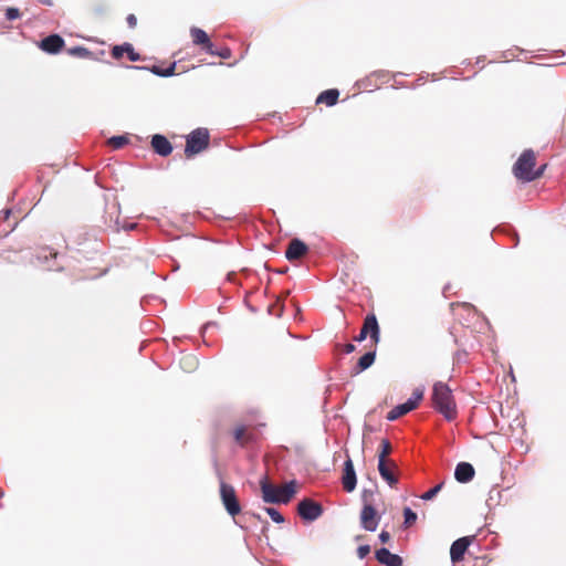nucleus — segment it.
Listing matches in <instances>:
<instances>
[{"label": "nucleus", "instance_id": "nucleus-42", "mask_svg": "<svg viewBox=\"0 0 566 566\" xmlns=\"http://www.w3.org/2000/svg\"><path fill=\"white\" fill-rule=\"evenodd\" d=\"M228 280H230V281L232 280V274L228 275Z\"/></svg>", "mask_w": 566, "mask_h": 566}, {"label": "nucleus", "instance_id": "nucleus-5", "mask_svg": "<svg viewBox=\"0 0 566 566\" xmlns=\"http://www.w3.org/2000/svg\"><path fill=\"white\" fill-rule=\"evenodd\" d=\"M220 497L227 512L232 516H237L241 512L235 490L232 485L221 481L220 482Z\"/></svg>", "mask_w": 566, "mask_h": 566}, {"label": "nucleus", "instance_id": "nucleus-3", "mask_svg": "<svg viewBox=\"0 0 566 566\" xmlns=\"http://www.w3.org/2000/svg\"><path fill=\"white\" fill-rule=\"evenodd\" d=\"M262 499L265 503H289L296 493V481H291L282 486L271 484L266 478L260 482Z\"/></svg>", "mask_w": 566, "mask_h": 566}, {"label": "nucleus", "instance_id": "nucleus-31", "mask_svg": "<svg viewBox=\"0 0 566 566\" xmlns=\"http://www.w3.org/2000/svg\"><path fill=\"white\" fill-rule=\"evenodd\" d=\"M265 511L275 523L284 522L283 515L277 510L273 507H266Z\"/></svg>", "mask_w": 566, "mask_h": 566}, {"label": "nucleus", "instance_id": "nucleus-22", "mask_svg": "<svg viewBox=\"0 0 566 566\" xmlns=\"http://www.w3.org/2000/svg\"><path fill=\"white\" fill-rule=\"evenodd\" d=\"M392 448L388 439H382L379 444L378 461H391L388 459Z\"/></svg>", "mask_w": 566, "mask_h": 566}, {"label": "nucleus", "instance_id": "nucleus-26", "mask_svg": "<svg viewBox=\"0 0 566 566\" xmlns=\"http://www.w3.org/2000/svg\"><path fill=\"white\" fill-rule=\"evenodd\" d=\"M128 143V138L126 136H113L107 140V144L114 149H119L124 147Z\"/></svg>", "mask_w": 566, "mask_h": 566}, {"label": "nucleus", "instance_id": "nucleus-19", "mask_svg": "<svg viewBox=\"0 0 566 566\" xmlns=\"http://www.w3.org/2000/svg\"><path fill=\"white\" fill-rule=\"evenodd\" d=\"M376 558L386 566H402V558L399 555L390 553L387 548L376 551Z\"/></svg>", "mask_w": 566, "mask_h": 566}, {"label": "nucleus", "instance_id": "nucleus-27", "mask_svg": "<svg viewBox=\"0 0 566 566\" xmlns=\"http://www.w3.org/2000/svg\"><path fill=\"white\" fill-rule=\"evenodd\" d=\"M125 53L127 54V57L132 62L139 61L142 59L140 54L135 52L133 45L130 43H125Z\"/></svg>", "mask_w": 566, "mask_h": 566}, {"label": "nucleus", "instance_id": "nucleus-24", "mask_svg": "<svg viewBox=\"0 0 566 566\" xmlns=\"http://www.w3.org/2000/svg\"><path fill=\"white\" fill-rule=\"evenodd\" d=\"M67 53L72 56H77L82 59H91L93 57V52L84 46H74L67 49Z\"/></svg>", "mask_w": 566, "mask_h": 566}, {"label": "nucleus", "instance_id": "nucleus-17", "mask_svg": "<svg viewBox=\"0 0 566 566\" xmlns=\"http://www.w3.org/2000/svg\"><path fill=\"white\" fill-rule=\"evenodd\" d=\"M233 439L239 446L245 447L254 439V432L248 426L238 424L233 429Z\"/></svg>", "mask_w": 566, "mask_h": 566}, {"label": "nucleus", "instance_id": "nucleus-28", "mask_svg": "<svg viewBox=\"0 0 566 566\" xmlns=\"http://www.w3.org/2000/svg\"><path fill=\"white\" fill-rule=\"evenodd\" d=\"M442 486H443V483L437 484L434 488H432V489L428 490L427 492H424L421 495V499L426 500V501L432 500L441 491Z\"/></svg>", "mask_w": 566, "mask_h": 566}, {"label": "nucleus", "instance_id": "nucleus-2", "mask_svg": "<svg viewBox=\"0 0 566 566\" xmlns=\"http://www.w3.org/2000/svg\"><path fill=\"white\" fill-rule=\"evenodd\" d=\"M535 164V153L532 149L524 150L513 166L514 176L523 182H530L539 178L544 174L546 165L534 170Z\"/></svg>", "mask_w": 566, "mask_h": 566}, {"label": "nucleus", "instance_id": "nucleus-9", "mask_svg": "<svg viewBox=\"0 0 566 566\" xmlns=\"http://www.w3.org/2000/svg\"><path fill=\"white\" fill-rule=\"evenodd\" d=\"M190 35L195 45L200 46L208 54L214 53V45L205 30L193 27L190 29Z\"/></svg>", "mask_w": 566, "mask_h": 566}, {"label": "nucleus", "instance_id": "nucleus-37", "mask_svg": "<svg viewBox=\"0 0 566 566\" xmlns=\"http://www.w3.org/2000/svg\"><path fill=\"white\" fill-rule=\"evenodd\" d=\"M337 347H339V348L342 347L343 352H344V353H346V354H350V353H353V352L355 350V348H356V347H355V345H353V344H350V343H349V344H346V345H344V346H342V345H337Z\"/></svg>", "mask_w": 566, "mask_h": 566}, {"label": "nucleus", "instance_id": "nucleus-16", "mask_svg": "<svg viewBox=\"0 0 566 566\" xmlns=\"http://www.w3.org/2000/svg\"><path fill=\"white\" fill-rule=\"evenodd\" d=\"M475 470L469 462H460L454 470V478L460 483H468L473 480Z\"/></svg>", "mask_w": 566, "mask_h": 566}, {"label": "nucleus", "instance_id": "nucleus-1", "mask_svg": "<svg viewBox=\"0 0 566 566\" xmlns=\"http://www.w3.org/2000/svg\"><path fill=\"white\" fill-rule=\"evenodd\" d=\"M432 407L441 413L446 420L452 421L458 416L455 399L452 395L450 387L442 382L437 381L432 387L431 394Z\"/></svg>", "mask_w": 566, "mask_h": 566}, {"label": "nucleus", "instance_id": "nucleus-13", "mask_svg": "<svg viewBox=\"0 0 566 566\" xmlns=\"http://www.w3.org/2000/svg\"><path fill=\"white\" fill-rule=\"evenodd\" d=\"M472 542L471 537H461L454 541L450 548V558L452 563H459L463 560L464 554Z\"/></svg>", "mask_w": 566, "mask_h": 566}, {"label": "nucleus", "instance_id": "nucleus-12", "mask_svg": "<svg viewBox=\"0 0 566 566\" xmlns=\"http://www.w3.org/2000/svg\"><path fill=\"white\" fill-rule=\"evenodd\" d=\"M342 484L346 492H353L357 484L354 463L349 457H347V460L344 463Z\"/></svg>", "mask_w": 566, "mask_h": 566}, {"label": "nucleus", "instance_id": "nucleus-20", "mask_svg": "<svg viewBox=\"0 0 566 566\" xmlns=\"http://www.w3.org/2000/svg\"><path fill=\"white\" fill-rule=\"evenodd\" d=\"M375 358H376L375 350H371V352H368V353L364 354L358 359L356 366L353 368L352 374L353 375H358L361 371L366 370L367 368H369L374 364Z\"/></svg>", "mask_w": 566, "mask_h": 566}, {"label": "nucleus", "instance_id": "nucleus-7", "mask_svg": "<svg viewBox=\"0 0 566 566\" xmlns=\"http://www.w3.org/2000/svg\"><path fill=\"white\" fill-rule=\"evenodd\" d=\"M298 515L306 521H315L323 514V506L312 499H304L297 505Z\"/></svg>", "mask_w": 566, "mask_h": 566}, {"label": "nucleus", "instance_id": "nucleus-8", "mask_svg": "<svg viewBox=\"0 0 566 566\" xmlns=\"http://www.w3.org/2000/svg\"><path fill=\"white\" fill-rule=\"evenodd\" d=\"M380 516L375 507L370 504H365L360 512V524L364 530L374 532L378 527Z\"/></svg>", "mask_w": 566, "mask_h": 566}, {"label": "nucleus", "instance_id": "nucleus-32", "mask_svg": "<svg viewBox=\"0 0 566 566\" xmlns=\"http://www.w3.org/2000/svg\"><path fill=\"white\" fill-rule=\"evenodd\" d=\"M125 43L122 44V45H115L113 46L112 49V56L115 59V60H119L123 57L124 53H125Z\"/></svg>", "mask_w": 566, "mask_h": 566}, {"label": "nucleus", "instance_id": "nucleus-14", "mask_svg": "<svg viewBox=\"0 0 566 566\" xmlns=\"http://www.w3.org/2000/svg\"><path fill=\"white\" fill-rule=\"evenodd\" d=\"M64 44L65 42L62 36L59 34H51L41 40L39 48L46 53L56 54L63 49Z\"/></svg>", "mask_w": 566, "mask_h": 566}, {"label": "nucleus", "instance_id": "nucleus-23", "mask_svg": "<svg viewBox=\"0 0 566 566\" xmlns=\"http://www.w3.org/2000/svg\"><path fill=\"white\" fill-rule=\"evenodd\" d=\"M176 66H177V64H176V62H174L167 69H161L159 66L154 65L149 70L151 71V73H154L158 76L167 77V76H171L175 74Z\"/></svg>", "mask_w": 566, "mask_h": 566}, {"label": "nucleus", "instance_id": "nucleus-6", "mask_svg": "<svg viewBox=\"0 0 566 566\" xmlns=\"http://www.w3.org/2000/svg\"><path fill=\"white\" fill-rule=\"evenodd\" d=\"M422 397H423V392L421 390L413 391L411 398H409L405 403L396 406L387 413V417H386L387 420H389V421L397 420L398 418H400V417L407 415L408 412H410L411 410L416 409L418 407L419 402L421 401Z\"/></svg>", "mask_w": 566, "mask_h": 566}, {"label": "nucleus", "instance_id": "nucleus-29", "mask_svg": "<svg viewBox=\"0 0 566 566\" xmlns=\"http://www.w3.org/2000/svg\"><path fill=\"white\" fill-rule=\"evenodd\" d=\"M403 516H405V524L407 526L412 525L417 520V514L410 507H405Z\"/></svg>", "mask_w": 566, "mask_h": 566}, {"label": "nucleus", "instance_id": "nucleus-39", "mask_svg": "<svg viewBox=\"0 0 566 566\" xmlns=\"http://www.w3.org/2000/svg\"><path fill=\"white\" fill-rule=\"evenodd\" d=\"M367 333L364 329H360L358 336L355 337L356 342H363L367 337Z\"/></svg>", "mask_w": 566, "mask_h": 566}, {"label": "nucleus", "instance_id": "nucleus-10", "mask_svg": "<svg viewBox=\"0 0 566 566\" xmlns=\"http://www.w3.org/2000/svg\"><path fill=\"white\" fill-rule=\"evenodd\" d=\"M308 252V247L300 239H292L286 248L285 258L290 262H295L305 256Z\"/></svg>", "mask_w": 566, "mask_h": 566}, {"label": "nucleus", "instance_id": "nucleus-41", "mask_svg": "<svg viewBox=\"0 0 566 566\" xmlns=\"http://www.w3.org/2000/svg\"><path fill=\"white\" fill-rule=\"evenodd\" d=\"M462 306L468 308V310L473 307L471 304H468V303H463Z\"/></svg>", "mask_w": 566, "mask_h": 566}, {"label": "nucleus", "instance_id": "nucleus-4", "mask_svg": "<svg viewBox=\"0 0 566 566\" xmlns=\"http://www.w3.org/2000/svg\"><path fill=\"white\" fill-rule=\"evenodd\" d=\"M210 135L207 128H197L192 130L186 140L185 155L187 158L203 151L208 148Z\"/></svg>", "mask_w": 566, "mask_h": 566}, {"label": "nucleus", "instance_id": "nucleus-21", "mask_svg": "<svg viewBox=\"0 0 566 566\" xmlns=\"http://www.w3.org/2000/svg\"><path fill=\"white\" fill-rule=\"evenodd\" d=\"M338 96L339 92L337 90H326L318 95V97L316 98V103L333 106L337 103Z\"/></svg>", "mask_w": 566, "mask_h": 566}, {"label": "nucleus", "instance_id": "nucleus-25", "mask_svg": "<svg viewBox=\"0 0 566 566\" xmlns=\"http://www.w3.org/2000/svg\"><path fill=\"white\" fill-rule=\"evenodd\" d=\"M197 365H198V361H197L196 357H193L191 355L184 356L180 358V366L186 371L193 370L197 367Z\"/></svg>", "mask_w": 566, "mask_h": 566}, {"label": "nucleus", "instance_id": "nucleus-34", "mask_svg": "<svg viewBox=\"0 0 566 566\" xmlns=\"http://www.w3.org/2000/svg\"><path fill=\"white\" fill-rule=\"evenodd\" d=\"M20 15H21V14H20V11H19V9H17V8H8V9L6 10V18H7L8 20H14V19H18V18H20Z\"/></svg>", "mask_w": 566, "mask_h": 566}, {"label": "nucleus", "instance_id": "nucleus-15", "mask_svg": "<svg viewBox=\"0 0 566 566\" xmlns=\"http://www.w3.org/2000/svg\"><path fill=\"white\" fill-rule=\"evenodd\" d=\"M361 329H364L375 345L380 340V329L375 314H368L365 319Z\"/></svg>", "mask_w": 566, "mask_h": 566}, {"label": "nucleus", "instance_id": "nucleus-30", "mask_svg": "<svg viewBox=\"0 0 566 566\" xmlns=\"http://www.w3.org/2000/svg\"><path fill=\"white\" fill-rule=\"evenodd\" d=\"M283 307H284V305H283L282 301L279 298L273 305H271L269 307V312L272 315L280 317L283 313Z\"/></svg>", "mask_w": 566, "mask_h": 566}, {"label": "nucleus", "instance_id": "nucleus-38", "mask_svg": "<svg viewBox=\"0 0 566 566\" xmlns=\"http://www.w3.org/2000/svg\"><path fill=\"white\" fill-rule=\"evenodd\" d=\"M379 539L381 543L386 544L389 542L390 539V534L387 532V531H382L380 534H379Z\"/></svg>", "mask_w": 566, "mask_h": 566}, {"label": "nucleus", "instance_id": "nucleus-18", "mask_svg": "<svg viewBox=\"0 0 566 566\" xmlns=\"http://www.w3.org/2000/svg\"><path fill=\"white\" fill-rule=\"evenodd\" d=\"M151 146L155 153L164 157L170 155L172 151L171 143L163 135H154L151 138Z\"/></svg>", "mask_w": 566, "mask_h": 566}, {"label": "nucleus", "instance_id": "nucleus-36", "mask_svg": "<svg viewBox=\"0 0 566 566\" xmlns=\"http://www.w3.org/2000/svg\"><path fill=\"white\" fill-rule=\"evenodd\" d=\"M126 22L130 29H134L137 25V18L130 13L127 15Z\"/></svg>", "mask_w": 566, "mask_h": 566}, {"label": "nucleus", "instance_id": "nucleus-33", "mask_svg": "<svg viewBox=\"0 0 566 566\" xmlns=\"http://www.w3.org/2000/svg\"><path fill=\"white\" fill-rule=\"evenodd\" d=\"M212 55H217L221 59H230L232 56V52L228 46L221 48L220 50H214V53Z\"/></svg>", "mask_w": 566, "mask_h": 566}, {"label": "nucleus", "instance_id": "nucleus-11", "mask_svg": "<svg viewBox=\"0 0 566 566\" xmlns=\"http://www.w3.org/2000/svg\"><path fill=\"white\" fill-rule=\"evenodd\" d=\"M397 470L398 467L395 461H378L379 474L391 488L398 484Z\"/></svg>", "mask_w": 566, "mask_h": 566}, {"label": "nucleus", "instance_id": "nucleus-40", "mask_svg": "<svg viewBox=\"0 0 566 566\" xmlns=\"http://www.w3.org/2000/svg\"><path fill=\"white\" fill-rule=\"evenodd\" d=\"M36 1L43 6H48V7L53 6V0H36Z\"/></svg>", "mask_w": 566, "mask_h": 566}, {"label": "nucleus", "instance_id": "nucleus-35", "mask_svg": "<svg viewBox=\"0 0 566 566\" xmlns=\"http://www.w3.org/2000/svg\"><path fill=\"white\" fill-rule=\"evenodd\" d=\"M370 553L369 545H361L357 548V555L360 559L365 558Z\"/></svg>", "mask_w": 566, "mask_h": 566}]
</instances>
